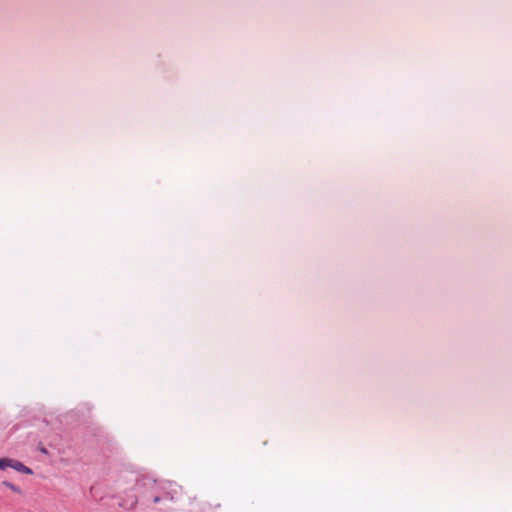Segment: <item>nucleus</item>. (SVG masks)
<instances>
[{"mask_svg": "<svg viewBox=\"0 0 512 512\" xmlns=\"http://www.w3.org/2000/svg\"><path fill=\"white\" fill-rule=\"evenodd\" d=\"M11 468L15 469L16 471H19V472H22L24 474H32V470L25 466L23 463L19 462V461H16V460H13L12 459V463H11Z\"/></svg>", "mask_w": 512, "mask_h": 512, "instance_id": "nucleus-1", "label": "nucleus"}, {"mask_svg": "<svg viewBox=\"0 0 512 512\" xmlns=\"http://www.w3.org/2000/svg\"><path fill=\"white\" fill-rule=\"evenodd\" d=\"M162 499H168V500H172L173 499V496L171 495V493L169 492H164L163 494H157L153 497V503L157 504L159 503Z\"/></svg>", "mask_w": 512, "mask_h": 512, "instance_id": "nucleus-2", "label": "nucleus"}, {"mask_svg": "<svg viewBox=\"0 0 512 512\" xmlns=\"http://www.w3.org/2000/svg\"><path fill=\"white\" fill-rule=\"evenodd\" d=\"M12 459L9 458H1L0 459V469H6L11 467Z\"/></svg>", "mask_w": 512, "mask_h": 512, "instance_id": "nucleus-3", "label": "nucleus"}, {"mask_svg": "<svg viewBox=\"0 0 512 512\" xmlns=\"http://www.w3.org/2000/svg\"><path fill=\"white\" fill-rule=\"evenodd\" d=\"M2 484L6 487H8L9 489H11L13 492L15 493H18V494H21V490L19 487L15 486L14 484L8 482V481H3Z\"/></svg>", "mask_w": 512, "mask_h": 512, "instance_id": "nucleus-4", "label": "nucleus"}, {"mask_svg": "<svg viewBox=\"0 0 512 512\" xmlns=\"http://www.w3.org/2000/svg\"><path fill=\"white\" fill-rule=\"evenodd\" d=\"M149 484L156 486V482H150Z\"/></svg>", "mask_w": 512, "mask_h": 512, "instance_id": "nucleus-5", "label": "nucleus"}]
</instances>
